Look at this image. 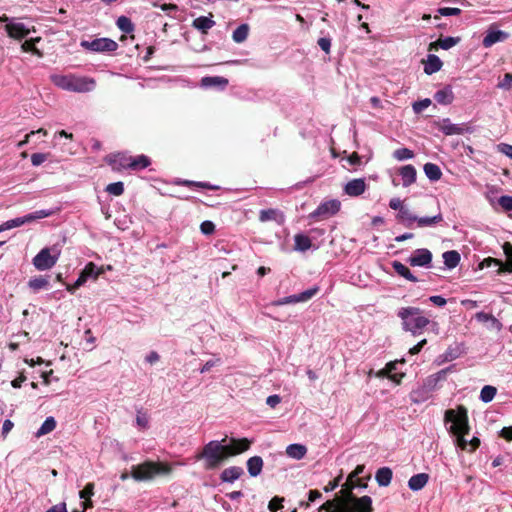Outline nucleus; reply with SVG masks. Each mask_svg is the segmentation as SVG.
I'll return each mask as SVG.
<instances>
[{
    "label": "nucleus",
    "instance_id": "52",
    "mask_svg": "<svg viewBox=\"0 0 512 512\" xmlns=\"http://www.w3.org/2000/svg\"><path fill=\"white\" fill-rule=\"evenodd\" d=\"M153 6L154 7H159L162 11H164L168 16H171V14L173 12H176L178 10V7L177 5H175L174 3H166L164 2L163 4L159 5L158 2H153Z\"/></svg>",
    "mask_w": 512,
    "mask_h": 512
},
{
    "label": "nucleus",
    "instance_id": "1",
    "mask_svg": "<svg viewBox=\"0 0 512 512\" xmlns=\"http://www.w3.org/2000/svg\"><path fill=\"white\" fill-rule=\"evenodd\" d=\"M50 81L58 88L66 91L86 93L92 91L96 86L94 78L78 76L75 74H52Z\"/></svg>",
    "mask_w": 512,
    "mask_h": 512
},
{
    "label": "nucleus",
    "instance_id": "29",
    "mask_svg": "<svg viewBox=\"0 0 512 512\" xmlns=\"http://www.w3.org/2000/svg\"><path fill=\"white\" fill-rule=\"evenodd\" d=\"M286 454L296 460H300L307 454V447L302 444H290L286 448Z\"/></svg>",
    "mask_w": 512,
    "mask_h": 512
},
{
    "label": "nucleus",
    "instance_id": "21",
    "mask_svg": "<svg viewBox=\"0 0 512 512\" xmlns=\"http://www.w3.org/2000/svg\"><path fill=\"white\" fill-rule=\"evenodd\" d=\"M244 471L239 466H231L224 469L220 474V479L223 482L232 483L243 475Z\"/></svg>",
    "mask_w": 512,
    "mask_h": 512
},
{
    "label": "nucleus",
    "instance_id": "36",
    "mask_svg": "<svg viewBox=\"0 0 512 512\" xmlns=\"http://www.w3.org/2000/svg\"><path fill=\"white\" fill-rule=\"evenodd\" d=\"M249 30H250V28H249L248 24H241L240 26H238L233 31V34H232L233 41L236 43L244 42L248 37Z\"/></svg>",
    "mask_w": 512,
    "mask_h": 512
},
{
    "label": "nucleus",
    "instance_id": "38",
    "mask_svg": "<svg viewBox=\"0 0 512 512\" xmlns=\"http://www.w3.org/2000/svg\"><path fill=\"white\" fill-rule=\"evenodd\" d=\"M397 220L401 223H403V225L407 228H411L412 227V224L413 222H416V216L412 215L408 209L406 208H401V210L399 211L398 215H397Z\"/></svg>",
    "mask_w": 512,
    "mask_h": 512
},
{
    "label": "nucleus",
    "instance_id": "14",
    "mask_svg": "<svg viewBox=\"0 0 512 512\" xmlns=\"http://www.w3.org/2000/svg\"><path fill=\"white\" fill-rule=\"evenodd\" d=\"M509 38V34L505 31L496 30L493 26H491L486 36L482 40V45L484 48H489L497 42H503Z\"/></svg>",
    "mask_w": 512,
    "mask_h": 512
},
{
    "label": "nucleus",
    "instance_id": "33",
    "mask_svg": "<svg viewBox=\"0 0 512 512\" xmlns=\"http://www.w3.org/2000/svg\"><path fill=\"white\" fill-rule=\"evenodd\" d=\"M294 241H295V250H298V251L304 252V251L310 249L312 246L311 239L307 235H304V234H296L294 236Z\"/></svg>",
    "mask_w": 512,
    "mask_h": 512
},
{
    "label": "nucleus",
    "instance_id": "53",
    "mask_svg": "<svg viewBox=\"0 0 512 512\" xmlns=\"http://www.w3.org/2000/svg\"><path fill=\"white\" fill-rule=\"evenodd\" d=\"M95 485L92 482H89L85 485V487L79 492V497L81 499L91 498L94 495Z\"/></svg>",
    "mask_w": 512,
    "mask_h": 512
},
{
    "label": "nucleus",
    "instance_id": "28",
    "mask_svg": "<svg viewBox=\"0 0 512 512\" xmlns=\"http://www.w3.org/2000/svg\"><path fill=\"white\" fill-rule=\"evenodd\" d=\"M215 25V21L211 18L200 16L193 20L192 26L203 34H207L208 30Z\"/></svg>",
    "mask_w": 512,
    "mask_h": 512
},
{
    "label": "nucleus",
    "instance_id": "48",
    "mask_svg": "<svg viewBox=\"0 0 512 512\" xmlns=\"http://www.w3.org/2000/svg\"><path fill=\"white\" fill-rule=\"evenodd\" d=\"M394 158L397 160H405V159H411L414 156V153L412 150L408 148H400L394 151L393 153Z\"/></svg>",
    "mask_w": 512,
    "mask_h": 512
},
{
    "label": "nucleus",
    "instance_id": "62",
    "mask_svg": "<svg viewBox=\"0 0 512 512\" xmlns=\"http://www.w3.org/2000/svg\"><path fill=\"white\" fill-rule=\"evenodd\" d=\"M136 423L141 428H147L148 426V417L145 413H141L138 411V414L136 416Z\"/></svg>",
    "mask_w": 512,
    "mask_h": 512
},
{
    "label": "nucleus",
    "instance_id": "25",
    "mask_svg": "<svg viewBox=\"0 0 512 512\" xmlns=\"http://www.w3.org/2000/svg\"><path fill=\"white\" fill-rule=\"evenodd\" d=\"M434 99L442 105L451 104L454 100V94L450 86H446L441 90H438L434 94Z\"/></svg>",
    "mask_w": 512,
    "mask_h": 512
},
{
    "label": "nucleus",
    "instance_id": "35",
    "mask_svg": "<svg viewBox=\"0 0 512 512\" xmlns=\"http://www.w3.org/2000/svg\"><path fill=\"white\" fill-rule=\"evenodd\" d=\"M475 318L479 322H483V323L490 322L492 328H495L497 330H501V328H502V323L497 318H495L492 314H488L485 312H478V313H476Z\"/></svg>",
    "mask_w": 512,
    "mask_h": 512
},
{
    "label": "nucleus",
    "instance_id": "5",
    "mask_svg": "<svg viewBox=\"0 0 512 512\" xmlns=\"http://www.w3.org/2000/svg\"><path fill=\"white\" fill-rule=\"evenodd\" d=\"M355 484L352 481L346 479V482L342 485L339 495H336L333 499L327 500L319 508L318 512H337L343 506L353 501L357 496L353 493Z\"/></svg>",
    "mask_w": 512,
    "mask_h": 512
},
{
    "label": "nucleus",
    "instance_id": "27",
    "mask_svg": "<svg viewBox=\"0 0 512 512\" xmlns=\"http://www.w3.org/2000/svg\"><path fill=\"white\" fill-rule=\"evenodd\" d=\"M392 267L394 271L401 277L411 282H418V278L412 274L410 269L399 261H393Z\"/></svg>",
    "mask_w": 512,
    "mask_h": 512
},
{
    "label": "nucleus",
    "instance_id": "24",
    "mask_svg": "<svg viewBox=\"0 0 512 512\" xmlns=\"http://www.w3.org/2000/svg\"><path fill=\"white\" fill-rule=\"evenodd\" d=\"M393 472L389 467H381L376 471L375 479L379 486L387 487L390 485Z\"/></svg>",
    "mask_w": 512,
    "mask_h": 512
},
{
    "label": "nucleus",
    "instance_id": "23",
    "mask_svg": "<svg viewBox=\"0 0 512 512\" xmlns=\"http://www.w3.org/2000/svg\"><path fill=\"white\" fill-rule=\"evenodd\" d=\"M247 469L251 477L258 476L263 469V459L260 456H253L247 460Z\"/></svg>",
    "mask_w": 512,
    "mask_h": 512
},
{
    "label": "nucleus",
    "instance_id": "31",
    "mask_svg": "<svg viewBox=\"0 0 512 512\" xmlns=\"http://www.w3.org/2000/svg\"><path fill=\"white\" fill-rule=\"evenodd\" d=\"M424 172L431 181H438L442 176L440 167L430 162L424 165Z\"/></svg>",
    "mask_w": 512,
    "mask_h": 512
},
{
    "label": "nucleus",
    "instance_id": "32",
    "mask_svg": "<svg viewBox=\"0 0 512 512\" xmlns=\"http://www.w3.org/2000/svg\"><path fill=\"white\" fill-rule=\"evenodd\" d=\"M201 84L205 87L220 86L221 88H225L228 85V79L221 76H209L202 78Z\"/></svg>",
    "mask_w": 512,
    "mask_h": 512
},
{
    "label": "nucleus",
    "instance_id": "58",
    "mask_svg": "<svg viewBox=\"0 0 512 512\" xmlns=\"http://www.w3.org/2000/svg\"><path fill=\"white\" fill-rule=\"evenodd\" d=\"M183 185L187 186V187H200V188H206V189H217L216 186H213V185H210L208 183H204V182H194V181H189V180H185L183 182Z\"/></svg>",
    "mask_w": 512,
    "mask_h": 512
},
{
    "label": "nucleus",
    "instance_id": "63",
    "mask_svg": "<svg viewBox=\"0 0 512 512\" xmlns=\"http://www.w3.org/2000/svg\"><path fill=\"white\" fill-rule=\"evenodd\" d=\"M461 10L459 8H440L438 13L442 16H451L460 14Z\"/></svg>",
    "mask_w": 512,
    "mask_h": 512
},
{
    "label": "nucleus",
    "instance_id": "45",
    "mask_svg": "<svg viewBox=\"0 0 512 512\" xmlns=\"http://www.w3.org/2000/svg\"><path fill=\"white\" fill-rule=\"evenodd\" d=\"M40 38H32L29 40H26L22 45L21 48L24 52H31L33 54H36L38 56H41V52L36 48V42H38Z\"/></svg>",
    "mask_w": 512,
    "mask_h": 512
},
{
    "label": "nucleus",
    "instance_id": "22",
    "mask_svg": "<svg viewBox=\"0 0 512 512\" xmlns=\"http://www.w3.org/2000/svg\"><path fill=\"white\" fill-rule=\"evenodd\" d=\"M429 480V475L427 473H419L413 475L408 481V487L412 491H419L426 486Z\"/></svg>",
    "mask_w": 512,
    "mask_h": 512
},
{
    "label": "nucleus",
    "instance_id": "20",
    "mask_svg": "<svg viewBox=\"0 0 512 512\" xmlns=\"http://www.w3.org/2000/svg\"><path fill=\"white\" fill-rule=\"evenodd\" d=\"M399 174L402 177L404 187H408L416 181L417 172L415 167L411 164L402 166L399 170Z\"/></svg>",
    "mask_w": 512,
    "mask_h": 512
},
{
    "label": "nucleus",
    "instance_id": "41",
    "mask_svg": "<svg viewBox=\"0 0 512 512\" xmlns=\"http://www.w3.org/2000/svg\"><path fill=\"white\" fill-rule=\"evenodd\" d=\"M25 223H28V221L26 220V215L23 217H18L15 219L8 220L0 225V232L9 230V229H12L15 227H19Z\"/></svg>",
    "mask_w": 512,
    "mask_h": 512
},
{
    "label": "nucleus",
    "instance_id": "39",
    "mask_svg": "<svg viewBox=\"0 0 512 512\" xmlns=\"http://www.w3.org/2000/svg\"><path fill=\"white\" fill-rule=\"evenodd\" d=\"M443 220L442 214L439 213L433 217H417L416 222L419 227H426L435 225Z\"/></svg>",
    "mask_w": 512,
    "mask_h": 512
},
{
    "label": "nucleus",
    "instance_id": "12",
    "mask_svg": "<svg viewBox=\"0 0 512 512\" xmlns=\"http://www.w3.org/2000/svg\"><path fill=\"white\" fill-rule=\"evenodd\" d=\"M432 262V253L425 248L417 249L409 257L408 263L413 266L425 267Z\"/></svg>",
    "mask_w": 512,
    "mask_h": 512
},
{
    "label": "nucleus",
    "instance_id": "57",
    "mask_svg": "<svg viewBox=\"0 0 512 512\" xmlns=\"http://www.w3.org/2000/svg\"><path fill=\"white\" fill-rule=\"evenodd\" d=\"M48 155L46 153H34L31 155V162L34 166H39L47 160Z\"/></svg>",
    "mask_w": 512,
    "mask_h": 512
},
{
    "label": "nucleus",
    "instance_id": "26",
    "mask_svg": "<svg viewBox=\"0 0 512 512\" xmlns=\"http://www.w3.org/2000/svg\"><path fill=\"white\" fill-rule=\"evenodd\" d=\"M442 61L434 54H429L425 62L424 72L428 75L438 72L442 68Z\"/></svg>",
    "mask_w": 512,
    "mask_h": 512
},
{
    "label": "nucleus",
    "instance_id": "44",
    "mask_svg": "<svg viewBox=\"0 0 512 512\" xmlns=\"http://www.w3.org/2000/svg\"><path fill=\"white\" fill-rule=\"evenodd\" d=\"M118 28L125 33H132L134 31V25L132 21L126 16H120L117 19Z\"/></svg>",
    "mask_w": 512,
    "mask_h": 512
},
{
    "label": "nucleus",
    "instance_id": "18",
    "mask_svg": "<svg viewBox=\"0 0 512 512\" xmlns=\"http://www.w3.org/2000/svg\"><path fill=\"white\" fill-rule=\"evenodd\" d=\"M5 30L9 37L18 40L25 38L30 33V29L23 23H8Z\"/></svg>",
    "mask_w": 512,
    "mask_h": 512
},
{
    "label": "nucleus",
    "instance_id": "40",
    "mask_svg": "<svg viewBox=\"0 0 512 512\" xmlns=\"http://www.w3.org/2000/svg\"><path fill=\"white\" fill-rule=\"evenodd\" d=\"M56 428V421L53 417H47L39 430L37 431V436L46 435L52 432Z\"/></svg>",
    "mask_w": 512,
    "mask_h": 512
},
{
    "label": "nucleus",
    "instance_id": "9",
    "mask_svg": "<svg viewBox=\"0 0 512 512\" xmlns=\"http://www.w3.org/2000/svg\"><path fill=\"white\" fill-rule=\"evenodd\" d=\"M58 260V255H51L49 248H43L34 258L33 265L39 271L52 268Z\"/></svg>",
    "mask_w": 512,
    "mask_h": 512
},
{
    "label": "nucleus",
    "instance_id": "19",
    "mask_svg": "<svg viewBox=\"0 0 512 512\" xmlns=\"http://www.w3.org/2000/svg\"><path fill=\"white\" fill-rule=\"evenodd\" d=\"M259 220L261 222L275 221L278 224H282L284 222V215L279 210L270 208L259 212Z\"/></svg>",
    "mask_w": 512,
    "mask_h": 512
},
{
    "label": "nucleus",
    "instance_id": "49",
    "mask_svg": "<svg viewBox=\"0 0 512 512\" xmlns=\"http://www.w3.org/2000/svg\"><path fill=\"white\" fill-rule=\"evenodd\" d=\"M51 214H52L51 211L38 210L33 213L27 214L26 220L28 221V223H30V222L38 220V219L49 217Z\"/></svg>",
    "mask_w": 512,
    "mask_h": 512
},
{
    "label": "nucleus",
    "instance_id": "34",
    "mask_svg": "<svg viewBox=\"0 0 512 512\" xmlns=\"http://www.w3.org/2000/svg\"><path fill=\"white\" fill-rule=\"evenodd\" d=\"M444 264L452 269L460 262V254L456 250H450L443 253Z\"/></svg>",
    "mask_w": 512,
    "mask_h": 512
},
{
    "label": "nucleus",
    "instance_id": "37",
    "mask_svg": "<svg viewBox=\"0 0 512 512\" xmlns=\"http://www.w3.org/2000/svg\"><path fill=\"white\" fill-rule=\"evenodd\" d=\"M150 159L145 155H139L137 157H131L130 169L141 170L145 169L150 165Z\"/></svg>",
    "mask_w": 512,
    "mask_h": 512
},
{
    "label": "nucleus",
    "instance_id": "46",
    "mask_svg": "<svg viewBox=\"0 0 512 512\" xmlns=\"http://www.w3.org/2000/svg\"><path fill=\"white\" fill-rule=\"evenodd\" d=\"M48 280L43 276H38L29 280L28 285L33 290H40L48 286Z\"/></svg>",
    "mask_w": 512,
    "mask_h": 512
},
{
    "label": "nucleus",
    "instance_id": "59",
    "mask_svg": "<svg viewBox=\"0 0 512 512\" xmlns=\"http://www.w3.org/2000/svg\"><path fill=\"white\" fill-rule=\"evenodd\" d=\"M512 84V74L506 73L504 78L498 83V87L504 90H510Z\"/></svg>",
    "mask_w": 512,
    "mask_h": 512
},
{
    "label": "nucleus",
    "instance_id": "30",
    "mask_svg": "<svg viewBox=\"0 0 512 512\" xmlns=\"http://www.w3.org/2000/svg\"><path fill=\"white\" fill-rule=\"evenodd\" d=\"M460 41L459 37H446L444 39H438L436 42H432L429 45V51H431L434 48H437L438 46L444 50H448L455 46Z\"/></svg>",
    "mask_w": 512,
    "mask_h": 512
},
{
    "label": "nucleus",
    "instance_id": "10",
    "mask_svg": "<svg viewBox=\"0 0 512 512\" xmlns=\"http://www.w3.org/2000/svg\"><path fill=\"white\" fill-rule=\"evenodd\" d=\"M341 203L337 199H332L321 203L315 211L311 213L313 218L325 219L337 214L340 210Z\"/></svg>",
    "mask_w": 512,
    "mask_h": 512
},
{
    "label": "nucleus",
    "instance_id": "47",
    "mask_svg": "<svg viewBox=\"0 0 512 512\" xmlns=\"http://www.w3.org/2000/svg\"><path fill=\"white\" fill-rule=\"evenodd\" d=\"M106 191L114 196H120L124 192V184L121 181L110 183L107 185Z\"/></svg>",
    "mask_w": 512,
    "mask_h": 512
},
{
    "label": "nucleus",
    "instance_id": "61",
    "mask_svg": "<svg viewBox=\"0 0 512 512\" xmlns=\"http://www.w3.org/2000/svg\"><path fill=\"white\" fill-rule=\"evenodd\" d=\"M497 151L512 159V145L500 143L497 145Z\"/></svg>",
    "mask_w": 512,
    "mask_h": 512
},
{
    "label": "nucleus",
    "instance_id": "4",
    "mask_svg": "<svg viewBox=\"0 0 512 512\" xmlns=\"http://www.w3.org/2000/svg\"><path fill=\"white\" fill-rule=\"evenodd\" d=\"M398 317L402 320V328L411 332L413 336L422 333L423 329L430 323L427 317L421 315L418 307H404L398 311Z\"/></svg>",
    "mask_w": 512,
    "mask_h": 512
},
{
    "label": "nucleus",
    "instance_id": "54",
    "mask_svg": "<svg viewBox=\"0 0 512 512\" xmlns=\"http://www.w3.org/2000/svg\"><path fill=\"white\" fill-rule=\"evenodd\" d=\"M431 105V100L429 98L423 99L421 101H416L413 103L412 107L415 113H421L424 109Z\"/></svg>",
    "mask_w": 512,
    "mask_h": 512
},
{
    "label": "nucleus",
    "instance_id": "11",
    "mask_svg": "<svg viewBox=\"0 0 512 512\" xmlns=\"http://www.w3.org/2000/svg\"><path fill=\"white\" fill-rule=\"evenodd\" d=\"M131 156L123 153L109 154L105 157V162L109 164L114 171L120 172L124 169H130Z\"/></svg>",
    "mask_w": 512,
    "mask_h": 512
},
{
    "label": "nucleus",
    "instance_id": "15",
    "mask_svg": "<svg viewBox=\"0 0 512 512\" xmlns=\"http://www.w3.org/2000/svg\"><path fill=\"white\" fill-rule=\"evenodd\" d=\"M366 188L365 180L363 178H356L348 181L343 190L350 197H358L365 192Z\"/></svg>",
    "mask_w": 512,
    "mask_h": 512
},
{
    "label": "nucleus",
    "instance_id": "7",
    "mask_svg": "<svg viewBox=\"0 0 512 512\" xmlns=\"http://www.w3.org/2000/svg\"><path fill=\"white\" fill-rule=\"evenodd\" d=\"M81 46L94 52H112L118 48V44L109 38H98L92 41L84 40Z\"/></svg>",
    "mask_w": 512,
    "mask_h": 512
},
{
    "label": "nucleus",
    "instance_id": "56",
    "mask_svg": "<svg viewBox=\"0 0 512 512\" xmlns=\"http://www.w3.org/2000/svg\"><path fill=\"white\" fill-rule=\"evenodd\" d=\"M498 202L505 211H512V196H501Z\"/></svg>",
    "mask_w": 512,
    "mask_h": 512
},
{
    "label": "nucleus",
    "instance_id": "55",
    "mask_svg": "<svg viewBox=\"0 0 512 512\" xmlns=\"http://www.w3.org/2000/svg\"><path fill=\"white\" fill-rule=\"evenodd\" d=\"M200 230L204 235H211L215 231V224L212 221H203L200 225Z\"/></svg>",
    "mask_w": 512,
    "mask_h": 512
},
{
    "label": "nucleus",
    "instance_id": "60",
    "mask_svg": "<svg viewBox=\"0 0 512 512\" xmlns=\"http://www.w3.org/2000/svg\"><path fill=\"white\" fill-rule=\"evenodd\" d=\"M317 44L324 52H326L327 54L330 53V48H331V39L330 38H327V37L319 38L317 41Z\"/></svg>",
    "mask_w": 512,
    "mask_h": 512
},
{
    "label": "nucleus",
    "instance_id": "50",
    "mask_svg": "<svg viewBox=\"0 0 512 512\" xmlns=\"http://www.w3.org/2000/svg\"><path fill=\"white\" fill-rule=\"evenodd\" d=\"M86 281H87V277L80 272V275L74 284H66V289L68 292L74 293L76 291V289H78L79 287L84 285L86 283Z\"/></svg>",
    "mask_w": 512,
    "mask_h": 512
},
{
    "label": "nucleus",
    "instance_id": "13",
    "mask_svg": "<svg viewBox=\"0 0 512 512\" xmlns=\"http://www.w3.org/2000/svg\"><path fill=\"white\" fill-rule=\"evenodd\" d=\"M318 291H319V287L314 286V287H312L304 292H301L299 294L287 296V297L280 299L277 302V305L306 302V301L310 300L312 297H314L318 293Z\"/></svg>",
    "mask_w": 512,
    "mask_h": 512
},
{
    "label": "nucleus",
    "instance_id": "17",
    "mask_svg": "<svg viewBox=\"0 0 512 512\" xmlns=\"http://www.w3.org/2000/svg\"><path fill=\"white\" fill-rule=\"evenodd\" d=\"M491 266H498L497 274H499V275L502 273H506V272L512 273V260H509L506 263H503L499 259L488 257V258H485L484 260H482L479 264L480 269H484L486 267H491Z\"/></svg>",
    "mask_w": 512,
    "mask_h": 512
},
{
    "label": "nucleus",
    "instance_id": "6",
    "mask_svg": "<svg viewBox=\"0 0 512 512\" xmlns=\"http://www.w3.org/2000/svg\"><path fill=\"white\" fill-rule=\"evenodd\" d=\"M444 420L452 423L449 431L453 435L469 434L468 411L465 406L459 405L456 410H446Z\"/></svg>",
    "mask_w": 512,
    "mask_h": 512
},
{
    "label": "nucleus",
    "instance_id": "51",
    "mask_svg": "<svg viewBox=\"0 0 512 512\" xmlns=\"http://www.w3.org/2000/svg\"><path fill=\"white\" fill-rule=\"evenodd\" d=\"M284 497L274 496L268 504V509L271 512H277L279 509L283 508Z\"/></svg>",
    "mask_w": 512,
    "mask_h": 512
},
{
    "label": "nucleus",
    "instance_id": "8",
    "mask_svg": "<svg viewBox=\"0 0 512 512\" xmlns=\"http://www.w3.org/2000/svg\"><path fill=\"white\" fill-rule=\"evenodd\" d=\"M253 444L252 439L248 438H230L228 444H224L228 458L234 457L248 451Z\"/></svg>",
    "mask_w": 512,
    "mask_h": 512
},
{
    "label": "nucleus",
    "instance_id": "42",
    "mask_svg": "<svg viewBox=\"0 0 512 512\" xmlns=\"http://www.w3.org/2000/svg\"><path fill=\"white\" fill-rule=\"evenodd\" d=\"M496 393H497L496 387L491 386V385H485L480 392V399L483 402L488 403L493 400Z\"/></svg>",
    "mask_w": 512,
    "mask_h": 512
},
{
    "label": "nucleus",
    "instance_id": "43",
    "mask_svg": "<svg viewBox=\"0 0 512 512\" xmlns=\"http://www.w3.org/2000/svg\"><path fill=\"white\" fill-rule=\"evenodd\" d=\"M81 273L87 277V280L89 278L97 279L98 276L102 273V270L98 269L93 262H89L86 264Z\"/></svg>",
    "mask_w": 512,
    "mask_h": 512
},
{
    "label": "nucleus",
    "instance_id": "64",
    "mask_svg": "<svg viewBox=\"0 0 512 512\" xmlns=\"http://www.w3.org/2000/svg\"><path fill=\"white\" fill-rule=\"evenodd\" d=\"M499 436L506 441H512V426L502 428Z\"/></svg>",
    "mask_w": 512,
    "mask_h": 512
},
{
    "label": "nucleus",
    "instance_id": "2",
    "mask_svg": "<svg viewBox=\"0 0 512 512\" xmlns=\"http://www.w3.org/2000/svg\"><path fill=\"white\" fill-rule=\"evenodd\" d=\"M227 437L222 441H210L202 450L195 454L194 459L196 461H204V468L206 470L217 469L224 461L228 459L224 444Z\"/></svg>",
    "mask_w": 512,
    "mask_h": 512
},
{
    "label": "nucleus",
    "instance_id": "3",
    "mask_svg": "<svg viewBox=\"0 0 512 512\" xmlns=\"http://www.w3.org/2000/svg\"><path fill=\"white\" fill-rule=\"evenodd\" d=\"M172 472V467L166 462L144 461L143 463L133 465L131 467L130 475L137 481H151L156 476L169 475Z\"/></svg>",
    "mask_w": 512,
    "mask_h": 512
},
{
    "label": "nucleus",
    "instance_id": "16",
    "mask_svg": "<svg viewBox=\"0 0 512 512\" xmlns=\"http://www.w3.org/2000/svg\"><path fill=\"white\" fill-rule=\"evenodd\" d=\"M434 125L441 130L446 136L450 135H462L465 133V128L460 125L451 123L449 118H444L439 121H435Z\"/></svg>",
    "mask_w": 512,
    "mask_h": 512
}]
</instances>
